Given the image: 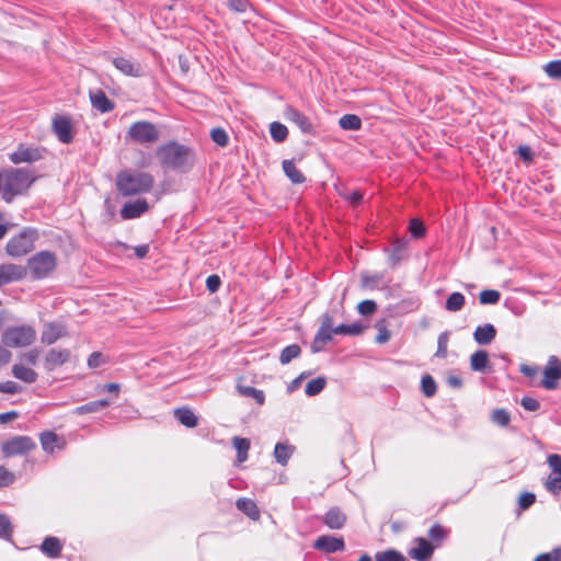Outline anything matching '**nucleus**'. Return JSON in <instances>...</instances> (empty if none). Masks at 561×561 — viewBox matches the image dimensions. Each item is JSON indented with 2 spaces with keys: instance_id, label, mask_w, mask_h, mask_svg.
I'll use <instances>...</instances> for the list:
<instances>
[{
  "instance_id": "nucleus-1",
  "label": "nucleus",
  "mask_w": 561,
  "mask_h": 561,
  "mask_svg": "<svg viewBox=\"0 0 561 561\" xmlns=\"http://www.w3.org/2000/svg\"><path fill=\"white\" fill-rule=\"evenodd\" d=\"M156 156L162 168L181 173L188 172L195 163L194 150L174 140L158 147Z\"/></svg>"
},
{
  "instance_id": "nucleus-2",
  "label": "nucleus",
  "mask_w": 561,
  "mask_h": 561,
  "mask_svg": "<svg viewBox=\"0 0 561 561\" xmlns=\"http://www.w3.org/2000/svg\"><path fill=\"white\" fill-rule=\"evenodd\" d=\"M35 181L30 171L23 168H9L0 171V194L5 203L24 194Z\"/></svg>"
},
{
  "instance_id": "nucleus-3",
  "label": "nucleus",
  "mask_w": 561,
  "mask_h": 561,
  "mask_svg": "<svg viewBox=\"0 0 561 561\" xmlns=\"http://www.w3.org/2000/svg\"><path fill=\"white\" fill-rule=\"evenodd\" d=\"M154 184L153 176L148 172L121 171L116 176L117 191L123 196H134L151 191Z\"/></svg>"
},
{
  "instance_id": "nucleus-4",
  "label": "nucleus",
  "mask_w": 561,
  "mask_h": 561,
  "mask_svg": "<svg viewBox=\"0 0 561 561\" xmlns=\"http://www.w3.org/2000/svg\"><path fill=\"white\" fill-rule=\"evenodd\" d=\"M25 267L32 279H44L57 268V255L48 250L39 251L27 260Z\"/></svg>"
},
{
  "instance_id": "nucleus-5",
  "label": "nucleus",
  "mask_w": 561,
  "mask_h": 561,
  "mask_svg": "<svg viewBox=\"0 0 561 561\" xmlns=\"http://www.w3.org/2000/svg\"><path fill=\"white\" fill-rule=\"evenodd\" d=\"M37 239L38 232L35 228H24L7 242L5 252L11 257H22L34 250Z\"/></svg>"
},
{
  "instance_id": "nucleus-6",
  "label": "nucleus",
  "mask_w": 561,
  "mask_h": 561,
  "mask_svg": "<svg viewBox=\"0 0 561 561\" xmlns=\"http://www.w3.org/2000/svg\"><path fill=\"white\" fill-rule=\"evenodd\" d=\"M35 339V329L23 324L7 328L2 333L1 342L8 347H24L31 345Z\"/></svg>"
},
{
  "instance_id": "nucleus-7",
  "label": "nucleus",
  "mask_w": 561,
  "mask_h": 561,
  "mask_svg": "<svg viewBox=\"0 0 561 561\" xmlns=\"http://www.w3.org/2000/svg\"><path fill=\"white\" fill-rule=\"evenodd\" d=\"M160 133L157 126L148 121H138L130 125L126 137L144 145L153 144L159 139Z\"/></svg>"
},
{
  "instance_id": "nucleus-8",
  "label": "nucleus",
  "mask_w": 561,
  "mask_h": 561,
  "mask_svg": "<svg viewBox=\"0 0 561 561\" xmlns=\"http://www.w3.org/2000/svg\"><path fill=\"white\" fill-rule=\"evenodd\" d=\"M47 150L42 147H34L21 144L14 152L10 154V160L14 164L32 163L42 160Z\"/></svg>"
},
{
  "instance_id": "nucleus-9",
  "label": "nucleus",
  "mask_w": 561,
  "mask_h": 561,
  "mask_svg": "<svg viewBox=\"0 0 561 561\" xmlns=\"http://www.w3.org/2000/svg\"><path fill=\"white\" fill-rule=\"evenodd\" d=\"M36 447L34 440L28 436H15L2 444V453L5 457L24 455Z\"/></svg>"
},
{
  "instance_id": "nucleus-10",
  "label": "nucleus",
  "mask_w": 561,
  "mask_h": 561,
  "mask_svg": "<svg viewBox=\"0 0 561 561\" xmlns=\"http://www.w3.org/2000/svg\"><path fill=\"white\" fill-rule=\"evenodd\" d=\"M561 379V360L551 355L543 368V378L540 386L547 390H553L558 387Z\"/></svg>"
},
{
  "instance_id": "nucleus-11",
  "label": "nucleus",
  "mask_w": 561,
  "mask_h": 561,
  "mask_svg": "<svg viewBox=\"0 0 561 561\" xmlns=\"http://www.w3.org/2000/svg\"><path fill=\"white\" fill-rule=\"evenodd\" d=\"M51 129L61 144H71L73 141L72 121L67 115H55L51 119Z\"/></svg>"
},
{
  "instance_id": "nucleus-12",
  "label": "nucleus",
  "mask_w": 561,
  "mask_h": 561,
  "mask_svg": "<svg viewBox=\"0 0 561 561\" xmlns=\"http://www.w3.org/2000/svg\"><path fill=\"white\" fill-rule=\"evenodd\" d=\"M27 276V268L15 263L0 264V288L23 280Z\"/></svg>"
},
{
  "instance_id": "nucleus-13",
  "label": "nucleus",
  "mask_w": 561,
  "mask_h": 561,
  "mask_svg": "<svg viewBox=\"0 0 561 561\" xmlns=\"http://www.w3.org/2000/svg\"><path fill=\"white\" fill-rule=\"evenodd\" d=\"M284 117L294 123L304 134H314V126L311 121L299 110L287 105L284 110Z\"/></svg>"
},
{
  "instance_id": "nucleus-14",
  "label": "nucleus",
  "mask_w": 561,
  "mask_h": 561,
  "mask_svg": "<svg viewBox=\"0 0 561 561\" xmlns=\"http://www.w3.org/2000/svg\"><path fill=\"white\" fill-rule=\"evenodd\" d=\"M313 548L325 553H334L345 549V541L342 537L322 535L314 540Z\"/></svg>"
},
{
  "instance_id": "nucleus-15",
  "label": "nucleus",
  "mask_w": 561,
  "mask_h": 561,
  "mask_svg": "<svg viewBox=\"0 0 561 561\" xmlns=\"http://www.w3.org/2000/svg\"><path fill=\"white\" fill-rule=\"evenodd\" d=\"M71 353L68 348H50L44 359V368L54 371L57 367L69 362Z\"/></svg>"
},
{
  "instance_id": "nucleus-16",
  "label": "nucleus",
  "mask_w": 561,
  "mask_h": 561,
  "mask_svg": "<svg viewBox=\"0 0 561 561\" xmlns=\"http://www.w3.org/2000/svg\"><path fill=\"white\" fill-rule=\"evenodd\" d=\"M67 335L66 327L58 322H48L44 325L42 331L41 341L46 345H51L60 337Z\"/></svg>"
},
{
  "instance_id": "nucleus-17",
  "label": "nucleus",
  "mask_w": 561,
  "mask_h": 561,
  "mask_svg": "<svg viewBox=\"0 0 561 561\" xmlns=\"http://www.w3.org/2000/svg\"><path fill=\"white\" fill-rule=\"evenodd\" d=\"M149 209V205L146 199H137L134 202H127L121 209V217L124 220L135 219L140 217Z\"/></svg>"
},
{
  "instance_id": "nucleus-18",
  "label": "nucleus",
  "mask_w": 561,
  "mask_h": 561,
  "mask_svg": "<svg viewBox=\"0 0 561 561\" xmlns=\"http://www.w3.org/2000/svg\"><path fill=\"white\" fill-rule=\"evenodd\" d=\"M416 546L409 551L412 559L416 561H427L434 552V547L422 537L415 539Z\"/></svg>"
},
{
  "instance_id": "nucleus-19",
  "label": "nucleus",
  "mask_w": 561,
  "mask_h": 561,
  "mask_svg": "<svg viewBox=\"0 0 561 561\" xmlns=\"http://www.w3.org/2000/svg\"><path fill=\"white\" fill-rule=\"evenodd\" d=\"M345 513L337 506L330 508L323 516L322 522L330 529H341L346 524Z\"/></svg>"
},
{
  "instance_id": "nucleus-20",
  "label": "nucleus",
  "mask_w": 561,
  "mask_h": 561,
  "mask_svg": "<svg viewBox=\"0 0 561 561\" xmlns=\"http://www.w3.org/2000/svg\"><path fill=\"white\" fill-rule=\"evenodd\" d=\"M407 247H408V240L407 239H396L392 244L391 249L388 251V257L390 265L392 267H396L403 259L407 256Z\"/></svg>"
},
{
  "instance_id": "nucleus-21",
  "label": "nucleus",
  "mask_w": 561,
  "mask_h": 561,
  "mask_svg": "<svg viewBox=\"0 0 561 561\" xmlns=\"http://www.w3.org/2000/svg\"><path fill=\"white\" fill-rule=\"evenodd\" d=\"M113 65L118 69L122 73L131 77H139L142 73V68L140 64L133 62L130 59L125 57H116L113 59Z\"/></svg>"
},
{
  "instance_id": "nucleus-22",
  "label": "nucleus",
  "mask_w": 561,
  "mask_h": 561,
  "mask_svg": "<svg viewBox=\"0 0 561 561\" xmlns=\"http://www.w3.org/2000/svg\"><path fill=\"white\" fill-rule=\"evenodd\" d=\"M90 100L92 106L101 113H108L114 108V103L107 98L105 92L101 89L90 92Z\"/></svg>"
},
{
  "instance_id": "nucleus-23",
  "label": "nucleus",
  "mask_w": 561,
  "mask_h": 561,
  "mask_svg": "<svg viewBox=\"0 0 561 561\" xmlns=\"http://www.w3.org/2000/svg\"><path fill=\"white\" fill-rule=\"evenodd\" d=\"M495 336L496 329L491 323L479 325L473 333L474 341L479 345H489L490 343H492Z\"/></svg>"
},
{
  "instance_id": "nucleus-24",
  "label": "nucleus",
  "mask_w": 561,
  "mask_h": 561,
  "mask_svg": "<svg viewBox=\"0 0 561 561\" xmlns=\"http://www.w3.org/2000/svg\"><path fill=\"white\" fill-rule=\"evenodd\" d=\"M12 375L16 379H19L25 383H33L37 380V377H38L37 373L34 369H32L31 367L25 366L21 363L14 364L12 366Z\"/></svg>"
},
{
  "instance_id": "nucleus-25",
  "label": "nucleus",
  "mask_w": 561,
  "mask_h": 561,
  "mask_svg": "<svg viewBox=\"0 0 561 561\" xmlns=\"http://www.w3.org/2000/svg\"><path fill=\"white\" fill-rule=\"evenodd\" d=\"M61 549V541L59 538L53 536L46 537L41 545V551L48 558L53 559L60 556Z\"/></svg>"
},
{
  "instance_id": "nucleus-26",
  "label": "nucleus",
  "mask_w": 561,
  "mask_h": 561,
  "mask_svg": "<svg viewBox=\"0 0 561 561\" xmlns=\"http://www.w3.org/2000/svg\"><path fill=\"white\" fill-rule=\"evenodd\" d=\"M333 334V331L319 328L311 342V352L316 354L323 351L324 346L332 340Z\"/></svg>"
},
{
  "instance_id": "nucleus-27",
  "label": "nucleus",
  "mask_w": 561,
  "mask_h": 561,
  "mask_svg": "<svg viewBox=\"0 0 561 561\" xmlns=\"http://www.w3.org/2000/svg\"><path fill=\"white\" fill-rule=\"evenodd\" d=\"M282 168L286 176L294 184H301L306 181V176L302 172L296 167L294 160H284L282 163Z\"/></svg>"
},
{
  "instance_id": "nucleus-28",
  "label": "nucleus",
  "mask_w": 561,
  "mask_h": 561,
  "mask_svg": "<svg viewBox=\"0 0 561 561\" xmlns=\"http://www.w3.org/2000/svg\"><path fill=\"white\" fill-rule=\"evenodd\" d=\"M175 419L186 427H195L198 419L195 413L187 407L179 408L174 411Z\"/></svg>"
},
{
  "instance_id": "nucleus-29",
  "label": "nucleus",
  "mask_w": 561,
  "mask_h": 561,
  "mask_svg": "<svg viewBox=\"0 0 561 561\" xmlns=\"http://www.w3.org/2000/svg\"><path fill=\"white\" fill-rule=\"evenodd\" d=\"M489 364L488 352L479 350L470 357V367L473 371L484 373Z\"/></svg>"
},
{
  "instance_id": "nucleus-30",
  "label": "nucleus",
  "mask_w": 561,
  "mask_h": 561,
  "mask_svg": "<svg viewBox=\"0 0 561 561\" xmlns=\"http://www.w3.org/2000/svg\"><path fill=\"white\" fill-rule=\"evenodd\" d=\"M236 506L239 511H241L252 519H257L260 517V511L256 504L250 499H238L236 502Z\"/></svg>"
},
{
  "instance_id": "nucleus-31",
  "label": "nucleus",
  "mask_w": 561,
  "mask_h": 561,
  "mask_svg": "<svg viewBox=\"0 0 561 561\" xmlns=\"http://www.w3.org/2000/svg\"><path fill=\"white\" fill-rule=\"evenodd\" d=\"M294 453V447L285 443H277L274 448V457L278 463L286 466Z\"/></svg>"
},
{
  "instance_id": "nucleus-32",
  "label": "nucleus",
  "mask_w": 561,
  "mask_h": 561,
  "mask_svg": "<svg viewBox=\"0 0 561 561\" xmlns=\"http://www.w3.org/2000/svg\"><path fill=\"white\" fill-rule=\"evenodd\" d=\"M110 405V401L106 399H100L95 401H90L85 404H82L76 409L77 414H87V413H95L99 412L106 407Z\"/></svg>"
},
{
  "instance_id": "nucleus-33",
  "label": "nucleus",
  "mask_w": 561,
  "mask_h": 561,
  "mask_svg": "<svg viewBox=\"0 0 561 561\" xmlns=\"http://www.w3.org/2000/svg\"><path fill=\"white\" fill-rule=\"evenodd\" d=\"M238 389V392L243 396V397H247V398H252L255 400V402L259 404V405H263L264 402H265V394L262 390L260 389H256L252 386H242V385H239L237 387Z\"/></svg>"
},
{
  "instance_id": "nucleus-34",
  "label": "nucleus",
  "mask_w": 561,
  "mask_h": 561,
  "mask_svg": "<svg viewBox=\"0 0 561 561\" xmlns=\"http://www.w3.org/2000/svg\"><path fill=\"white\" fill-rule=\"evenodd\" d=\"M339 125L344 130L356 131L362 128V119L355 114H345L340 118Z\"/></svg>"
},
{
  "instance_id": "nucleus-35",
  "label": "nucleus",
  "mask_w": 561,
  "mask_h": 561,
  "mask_svg": "<svg viewBox=\"0 0 561 561\" xmlns=\"http://www.w3.org/2000/svg\"><path fill=\"white\" fill-rule=\"evenodd\" d=\"M270 134H271L272 139L275 142L280 144L287 139L288 129L284 124L278 123V122H273L270 125Z\"/></svg>"
},
{
  "instance_id": "nucleus-36",
  "label": "nucleus",
  "mask_w": 561,
  "mask_h": 561,
  "mask_svg": "<svg viewBox=\"0 0 561 561\" xmlns=\"http://www.w3.org/2000/svg\"><path fill=\"white\" fill-rule=\"evenodd\" d=\"M301 348L298 344H290L282 350L279 362L282 365L289 364L293 359L299 357Z\"/></svg>"
},
{
  "instance_id": "nucleus-37",
  "label": "nucleus",
  "mask_w": 561,
  "mask_h": 561,
  "mask_svg": "<svg viewBox=\"0 0 561 561\" xmlns=\"http://www.w3.org/2000/svg\"><path fill=\"white\" fill-rule=\"evenodd\" d=\"M466 299L461 293H453L446 300V309L451 312H457L465 306Z\"/></svg>"
},
{
  "instance_id": "nucleus-38",
  "label": "nucleus",
  "mask_w": 561,
  "mask_h": 561,
  "mask_svg": "<svg viewBox=\"0 0 561 561\" xmlns=\"http://www.w3.org/2000/svg\"><path fill=\"white\" fill-rule=\"evenodd\" d=\"M364 327L359 322H355L352 324H340L333 329L334 334L342 335H358L363 332Z\"/></svg>"
},
{
  "instance_id": "nucleus-39",
  "label": "nucleus",
  "mask_w": 561,
  "mask_h": 561,
  "mask_svg": "<svg viewBox=\"0 0 561 561\" xmlns=\"http://www.w3.org/2000/svg\"><path fill=\"white\" fill-rule=\"evenodd\" d=\"M233 446L237 450V457L240 462L245 461L250 449V440L248 438L234 437Z\"/></svg>"
},
{
  "instance_id": "nucleus-40",
  "label": "nucleus",
  "mask_w": 561,
  "mask_h": 561,
  "mask_svg": "<svg viewBox=\"0 0 561 561\" xmlns=\"http://www.w3.org/2000/svg\"><path fill=\"white\" fill-rule=\"evenodd\" d=\"M376 561H408L404 554L396 549L379 551L375 556Z\"/></svg>"
},
{
  "instance_id": "nucleus-41",
  "label": "nucleus",
  "mask_w": 561,
  "mask_h": 561,
  "mask_svg": "<svg viewBox=\"0 0 561 561\" xmlns=\"http://www.w3.org/2000/svg\"><path fill=\"white\" fill-rule=\"evenodd\" d=\"M327 385V379L324 377H318L310 380L305 389V392L308 397H313L319 394Z\"/></svg>"
},
{
  "instance_id": "nucleus-42",
  "label": "nucleus",
  "mask_w": 561,
  "mask_h": 561,
  "mask_svg": "<svg viewBox=\"0 0 561 561\" xmlns=\"http://www.w3.org/2000/svg\"><path fill=\"white\" fill-rule=\"evenodd\" d=\"M501 299V293L495 289L482 290L479 295V301L481 305H495Z\"/></svg>"
},
{
  "instance_id": "nucleus-43",
  "label": "nucleus",
  "mask_w": 561,
  "mask_h": 561,
  "mask_svg": "<svg viewBox=\"0 0 561 561\" xmlns=\"http://www.w3.org/2000/svg\"><path fill=\"white\" fill-rule=\"evenodd\" d=\"M491 421L502 427H505L511 422V415L505 409H495L491 413Z\"/></svg>"
},
{
  "instance_id": "nucleus-44",
  "label": "nucleus",
  "mask_w": 561,
  "mask_h": 561,
  "mask_svg": "<svg viewBox=\"0 0 561 561\" xmlns=\"http://www.w3.org/2000/svg\"><path fill=\"white\" fill-rule=\"evenodd\" d=\"M421 388L425 397L431 398L436 393L437 386L431 375H425L421 380Z\"/></svg>"
},
{
  "instance_id": "nucleus-45",
  "label": "nucleus",
  "mask_w": 561,
  "mask_h": 561,
  "mask_svg": "<svg viewBox=\"0 0 561 561\" xmlns=\"http://www.w3.org/2000/svg\"><path fill=\"white\" fill-rule=\"evenodd\" d=\"M41 444L45 451L51 453L54 451V446L58 440V436L54 432H44L41 434Z\"/></svg>"
},
{
  "instance_id": "nucleus-46",
  "label": "nucleus",
  "mask_w": 561,
  "mask_h": 561,
  "mask_svg": "<svg viewBox=\"0 0 561 561\" xmlns=\"http://www.w3.org/2000/svg\"><path fill=\"white\" fill-rule=\"evenodd\" d=\"M41 351L38 348H32L28 352L21 353L19 355L20 363L25 366H35L37 364Z\"/></svg>"
},
{
  "instance_id": "nucleus-47",
  "label": "nucleus",
  "mask_w": 561,
  "mask_h": 561,
  "mask_svg": "<svg viewBox=\"0 0 561 561\" xmlns=\"http://www.w3.org/2000/svg\"><path fill=\"white\" fill-rule=\"evenodd\" d=\"M211 140L220 147H226L229 142L228 134L225 129L217 127L210 133Z\"/></svg>"
},
{
  "instance_id": "nucleus-48",
  "label": "nucleus",
  "mask_w": 561,
  "mask_h": 561,
  "mask_svg": "<svg viewBox=\"0 0 561 561\" xmlns=\"http://www.w3.org/2000/svg\"><path fill=\"white\" fill-rule=\"evenodd\" d=\"M449 341L448 332H443L438 336L437 341V351L435 353V356L438 358H445L447 356V345Z\"/></svg>"
},
{
  "instance_id": "nucleus-49",
  "label": "nucleus",
  "mask_w": 561,
  "mask_h": 561,
  "mask_svg": "<svg viewBox=\"0 0 561 561\" xmlns=\"http://www.w3.org/2000/svg\"><path fill=\"white\" fill-rule=\"evenodd\" d=\"M543 70L548 77L553 79H561V59L549 61L543 66Z\"/></svg>"
},
{
  "instance_id": "nucleus-50",
  "label": "nucleus",
  "mask_w": 561,
  "mask_h": 561,
  "mask_svg": "<svg viewBox=\"0 0 561 561\" xmlns=\"http://www.w3.org/2000/svg\"><path fill=\"white\" fill-rule=\"evenodd\" d=\"M546 489L553 494H558L561 491V474L550 473L546 481Z\"/></svg>"
},
{
  "instance_id": "nucleus-51",
  "label": "nucleus",
  "mask_w": 561,
  "mask_h": 561,
  "mask_svg": "<svg viewBox=\"0 0 561 561\" xmlns=\"http://www.w3.org/2000/svg\"><path fill=\"white\" fill-rule=\"evenodd\" d=\"M409 230L414 238H422L425 236L426 229L424 224L417 219L413 218L409 224Z\"/></svg>"
},
{
  "instance_id": "nucleus-52",
  "label": "nucleus",
  "mask_w": 561,
  "mask_h": 561,
  "mask_svg": "<svg viewBox=\"0 0 561 561\" xmlns=\"http://www.w3.org/2000/svg\"><path fill=\"white\" fill-rule=\"evenodd\" d=\"M12 525L9 518L0 514V538L10 540L12 536Z\"/></svg>"
},
{
  "instance_id": "nucleus-53",
  "label": "nucleus",
  "mask_w": 561,
  "mask_h": 561,
  "mask_svg": "<svg viewBox=\"0 0 561 561\" xmlns=\"http://www.w3.org/2000/svg\"><path fill=\"white\" fill-rule=\"evenodd\" d=\"M517 153L519 154L520 159L526 163V164H531L534 162V158H535V154L531 150V148L527 145H520L518 146L517 148Z\"/></svg>"
},
{
  "instance_id": "nucleus-54",
  "label": "nucleus",
  "mask_w": 561,
  "mask_h": 561,
  "mask_svg": "<svg viewBox=\"0 0 561 561\" xmlns=\"http://www.w3.org/2000/svg\"><path fill=\"white\" fill-rule=\"evenodd\" d=\"M377 309V305L374 300H363L358 304L357 310L363 316H370L373 314Z\"/></svg>"
},
{
  "instance_id": "nucleus-55",
  "label": "nucleus",
  "mask_w": 561,
  "mask_h": 561,
  "mask_svg": "<svg viewBox=\"0 0 561 561\" xmlns=\"http://www.w3.org/2000/svg\"><path fill=\"white\" fill-rule=\"evenodd\" d=\"M15 480L13 472L9 471L5 467L0 466V488L11 485Z\"/></svg>"
},
{
  "instance_id": "nucleus-56",
  "label": "nucleus",
  "mask_w": 561,
  "mask_h": 561,
  "mask_svg": "<svg viewBox=\"0 0 561 561\" xmlns=\"http://www.w3.org/2000/svg\"><path fill=\"white\" fill-rule=\"evenodd\" d=\"M446 530L440 524H434L428 530V537L434 541H440L446 537Z\"/></svg>"
},
{
  "instance_id": "nucleus-57",
  "label": "nucleus",
  "mask_w": 561,
  "mask_h": 561,
  "mask_svg": "<svg viewBox=\"0 0 561 561\" xmlns=\"http://www.w3.org/2000/svg\"><path fill=\"white\" fill-rule=\"evenodd\" d=\"M21 391V386L14 381L8 380L0 382V392L8 394H15Z\"/></svg>"
},
{
  "instance_id": "nucleus-58",
  "label": "nucleus",
  "mask_w": 561,
  "mask_h": 561,
  "mask_svg": "<svg viewBox=\"0 0 561 561\" xmlns=\"http://www.w3.org/2000/svg\"><path fill=\"white\" fill-rule=\"evenodd\" d=\"M221 286V279L217 274H211L206 279V288L209 293L214 294L219 290Z\"/></svg>"
},
{
  "instance_id": "nucleus-59",
  "label": "nucleus",
  "mask_w": 561,
  "mask_h": 561,
  "mask_svg": "<svg viewBox=\"0 0 561 561\" xmlns=\"http://www.w3.org/2000/svg\"><path fill=\"white\" fill-rule=\"evenodd\" d=\"M377 329H378V334L376 336V342L379 343V344L387 343L390 340V337H391L390 331L382 323H378L377 324Z\"/></svg>"
},
{
  "instance_id": "nucleus-60",
  "label": "nucleus",
  "mask_w": 561,
  "mask_h": 561,
  "mask_svg": "<svg viewBox=\"0 0 561 561\" xmlns=\"http://www.w3.org/2000/svg\"><path fill=\"white\" fill-rule=\"evenodd\" d=\"M536 501V496L534 493L525 492L520 495L518 504L522 510L529 508Z\"/></svg>"
},
{
  "instance_id": "nucleus-61",
  "label": "nucleus",
  "mask_w": 561,
  "mask_h": 561,
  "mask_svg": "<svg viewBox=\"0 0 561 561\" xmlns=\"http://www.w3.org/2000/svg\"><path fill=\"white\" fill-rule=\"evenodd\" d=\"M228 7L236 12L243 13L249 7L248 0H227Z\"/></svg>"
},
{
  "instance_id": "nucleus-62",
  "label": "nucleus",
  "mask_w": 561,
  "mask_h": 561,
  "mask_svg": "<svg viewBox=\"0 0 561 561\" xmlns=\"http://www.w3.org/2000/svg\"><path fill=\"white\" fill-rule=\"evenodd\" d=\"M105 363L104 356L100 352H93L88 358V366L90 368H98Z\"/></svg>"
},
{
  "instance_id": "nucleus-63",
  "label": "nucleus",
  "mask_w": 561,
  "mask_h": 561,
  "mask_svg": "<svg viewBox=\"0 0 561 561\" xmlns=\"http://www.w3.org/2000/svg\"><path fill=\"white\" fill-rule=\"evenodd\" d=\"M548 465L551 467L552 472L561 474V456L557 454H552L548 457Z\"/></svg>"
},
{
  "instance_id": "nucleus-64",
  "label": "nucleus",
  "mask_w": 561,
  "mask_h": 561,
  "mask_svg": "<svg viewBox=\"0 0 561 561\" xmlns=\"http://www.w3.org/2000/svg\"><path fill=\"white\" fill-rule=\"evenodd\" d=\"M520 404L527 411H537L540 408L539 401L530 397H524Z\"/></svg>"
}]
</instances>
